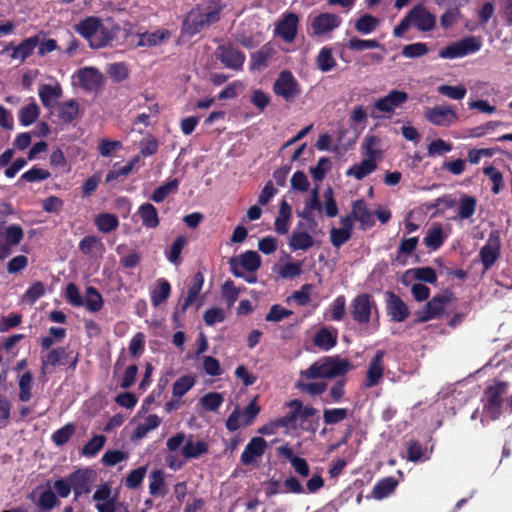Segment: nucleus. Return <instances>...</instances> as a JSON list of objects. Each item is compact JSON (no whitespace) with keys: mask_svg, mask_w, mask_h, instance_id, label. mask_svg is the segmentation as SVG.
Wrapping results in <instances>:
<instances>
[{"mask_svg":"<svg viewBox=\"0 0 512 512\" xmlns=\"http://www.w3.org/2000/svg\"><path fill=\"white\" fill-rule=\"evenodd\" d=\"M225 5L222 0H206L196 5L186 16L182 25V32L190 37L203 31L205 28L217 23Z\"/></svg>","mask_w":512,"mask_h":512,"instance_id":"f257e3e1","label":"nucleus"},{"mask_svg":"<svg viewBox=\"0 0 512 512\" xmlns=\"http://www.w3.org/2000/svg\"><path fill=\"white\" fill-rule=\"evenodd\" d=\"M349 314L352 320L359 326L371 324L374 331L380 326V313L374 297L369 293H361L355 296L349 306Z\"/></svg>","mask_w":512,"mask_h":512,"instance_id":"f03ea898","label":"nucleus"},{"mask_svg":"<svg viewBox=\"0 0 512 512\" xmlns=\"http://www.w3.org/2000/svg\"><path fill=\"white\" fill-rule=\"evenodd\" d=\"M411 27H415L421 32H430L436 27V16L428 11L424 5H414L400 23L394 27V37L402 38Z\"/></svg>","mask_w":512,"mask_h":512,"instance_id":"7ed1b4c3","label":"nucleus"},{"mask_svg":"<svg viewBox=\"0 0 512 512\" xmlns=\"http://www.w3.org/2000/svg\"><path fill=\"white\" fill-rule=\"evenodd\" d=\"M352 369L349 360L337 356H327L314 362L308 369L301 371L306 379L335 378L346 375Z\"/></svg>","mask_w":512,"mask_h":512,"instance_id":"20e7f679","label":"nucleus"},{"mask_svg":"<svg viewBox=\"0 0 512 512\" xmlns=\"http://www.w3.org/2000/svg\"><path fill=\"white\" fill-rule=\"evenodd\" d=\"M509 384L504 381H497L485 388L482 402L483 410L491 419H497L502 414L503 395L507 392Z\"/></svg>","mask_w":512,"mask_h":512,"instance_id":"39448f33","label":"nucleus"},{"mask_svg":"<svg viewBox=\"0 0 512 512\" xmlns=\"http://www.w3.org/2000/svg\"><path fill=\"white\" fill-rule=\"evenodd\" d=\"M482 47L480 37L467 36L440 49L439 57L442 59L461 58L478 52Z\"/></svg>","mask_w":512,"mask_h":512,"instance_id":"423d86ee","label":"nucleus"},{"mask_svg":"<svg viewBox=\"0 0 512 512\" xmlns=\"http://www.w3.org/2000/svg\"><path fill=\"white\" fill-rule=\"evenodd\" d=\"M273 92L277 96L282 97L286 102H293L301 93V88L292 72L283 70L279 73L273 84Z\"/></svg>","mask_w":512,"mask_h":512,"instance_id":"0eeeda50","label":"nucleus"},{"mask_svg":"<svg viewBox=\"0 0 512 512\" xmlns=\"http://www.w3.org/2000/svg\"><path fill=\"white\" fill-rule=\"evenodd\" d=\"M501 240L497 230L490 232L485 245L479 251V258L484 268V273L487 272L500 257Z\"/></svg>","mask_w":512,"mask_h":512,"instance_id":"6e6552de","label":"nucleus"},{"mask_svg":"<svg viewBox=\"0 0 512 512\" xmlns=\"http://www.w3.org/2000/svg\"><path fill=\"white\" fill-rule=\"evenodd\" d=\"M342 24V18L334 13L322 12L310 21L312 35L321 37L330 34Z\"/></svg>","mask_w":512,"mask_h":512,"instance_id":"1a4fd4ad","label":"nucleus"},{"mask_svg":"<svg viewBox=\"0 0 512 512\" xmlns=\"http://www.w3.org/2000/svg\"><path fill=\"white\" fill-rule=\"evenodd\" d=\"M385 310L392 322H404L410 316L408 305L393 291L385 292Z\"/></svg>","mask_w":512,"mask_h":512,"instance_id":"9d476101","label":"nucleus"},{"mask_svg":"<svg viewBox=\"0 0 512 512\" xmlns=\"http://www.w3.org/2000/svg\"><path fill=\"white\" fill-rule=\"evenodd\" d=\"M425 119L435 126L450 127L458 120V115L450 105H438L426 108Z\"/></svg>","mask_w":512,"mask_h":512,"instance_id":"9b49d317","label":"nucleus"},{"mask_svg":"<svg viewBox=\"0 0 512 512\" xmlns=\"http://www.w3.org/2000/svg\"><path fill=\"white\" fill-rule=\"evenodd\" d=\"M215 56L225 67L234 70L242 69L245 62V54L231 43L219 45Z\"/></svg>","mask_w":512,"mask_h":512,"instance_id":"f8f14e48","label":"nucleus"},{"mask_svg":"<svg viewBox=\"0 0 512 512\" xmlns=\"http://www.w3.org/2000/svg\"><path fill=\"white\" fill-rule=\"evenodd\" d=\"M68 480L71 483L76 500L83 494L90 493L92 483L95 480V472L90 468L77 469L69 474Z\"/></svg>","mask_w":512,"mask_h":512,"instance_id":"ddd939ff","label":"nucleus"},{"mask_svg":"<svg viewBox=\"0 0 512 512\" xmlns=\"http://www.w3.org/2000/svg\"><path fill=\"white\" fill-rule=\"evenodd\" d=\"M408 93L402 90H391L385 97L379 98L374 103V109L391 116L396 108H400L408 101Z\"/></svg>","mask_w":512,"mask_h":512,"instance_id":"4468645a","label":"nucleus"},{"mask_svg":"<svg viewBox=\"0 0 512 512\" xmlns=\"http://www.w3.org/2000/svg\"><path fill=\"white\" fill-rule=\"evenodd\" d=\"M80 86L87 92H97L104 84V77L95 67H85L77 73Z\"/></svg>","mask_w":512,"mask_h":512,"instance_id":"2eb2a0df","label":"nucleus"},{"mask_svg":"<svg viewBox=\"0 0 512 512\" xmlns=\"http://www.w3.org/2000/svg\"><path fill=\"white\" fill-rule=\"evenodd\" d=\"M204 284V276L201 272H197L194 274L192 278V284L188 288L187 296L185 297L183 303L180 306V311L176 310L173 313V321L179 326V313L185 314L187 309L197 300L202 287Z\"/></svg>","mask_w":512,"mask_h":512,"instance_id":"dca6fc26","label":"nucleus"},{"mask_svg":"<svg viewBox=\"0 0 512 512\" xmlns=\"http://www.w3.org/2000/svg\"><path fill=\"white\" fill-rule=\"evenodd\" d=\"M39 45V37L32 36L24 39L20 44L14 45L13 42L8 43L3 49V53H7L12 51L9 55L11 59H19L21 62H24L28 57H30L35 48Z\"/></svg>","mask_w":512,"mask_h":512,"instance_id":"f3484780","label":"nucleus"},{"mask_svg":"<svg viewBox=\"0 0 512 512\" xmlns=\"http://www.w3.org/2000/svg\"><path fill=\"white\" fill-rule=\"evenodd\" d=\"M385 356L384 350L376 351L375 355L371 359L368 369L366 372V378L364 381L365 388H372L379 384L384 375V364L383 359Z\"/></svg>","mask_w":512,"mask_h":512,"instance_id":"a211bd4d","label":"nucleus"},{"mask_svg":"<svg viewBox=\"0 0 512 512\" xmlns=\"http://www.w3.org/2000/svg\"><path fill=\"white\" fill-rule=\"evenodd\" d=\"M299 16L293 12L287 13L276 26V33L284 41L293 42L297 35Z\"/></svg>","mask_w":512,"mask_h":512,"instance_id":"6ab92c4d","label":"nucleus"},{"mask_svg":"<svg viewBox=\"0 0 512 512\" xmlns=\"http://www.w3.org/2000/svg\"><path fill=\"white\" fill-rule=\"evenodd\" d=\"M101 27V19L95 16H88L74 25V30L89 42L91 47L95 36Z\"/></svg>","mask_w":512,"mask_h":512,"instance_id":"aec40b11","label":"nucleus"},{"mask_svg":"<svg viewBox=\"0 0 512 512\" xmlns=\"http://www.w3.org/2000/svg\"><path fill=\"white\" fill-rule=\"evenodd\" d=\"M267 448V442L262 437H253L246 445L241 454L240 460L242 464L249 465L254 462L257 457H261Z\"/></svg>","mask_w":512,"mask_h":512,"instance_id":"412c9836","label":"nucleus"},{"mask_svg":"<svg viewBox=\"0 0 512 512\" xmlns=\"http://www.w3.org/2000/svg\"><path fill=\"white\" fill-rule=\"evenodd\" d=\"M73 354L66 347H58L49 351L46 356L41 359V372L46 373L47 367H55L57 365H66V361Z\"/></svg>","mask_w":512,"mask_h":512,"instance_id":"4be33fe9","label":"nucleus"},{"mask_svg":"<svg viewBox=\"0 0 512 512\" xmlns=\"http://www.w3.org/2000/svg\"><path fill=\"white\" fill-rule=\"evenodd\" d=\"M351 213L354 219L360 222L363 227H372L375 224L373 213L363 199H357L353 202Z\"/></svg>","mask_w":512,"mask_h":512,"instance_id":"5701e85b","label":"nucleus"},{"mask_svg":"<svg viewBox=\"0 0 512 512\" xmlns=\"http://www.w3.org/2000/svg\"><path fill=\"white\" fill-rule=\"evenodd\" d=\"M171 36L170 31L163 29L155 32H144L138 35V46H158Z\"/></svg>","mask_w":512,"mask_h":512,"instance_id":"b1692460","label":"nucleus"},{"mask_svg":"<svg viewBox=\"0 0 512 512\" xmlns=\"http://www.w3.org/2000/svg\"><path fill=\"white\" fill-rule=\"evenodd\" d=\"M313 343L321 350L328 351L337 344V332L333 333L327 328L322 327L314 334Z\"/></svg>","mask_w":512,"mask_h":512,"instance_id":"393cba45","label":"nucleus"},{"mask_svg":"<svg viewBox=\"0 0 512 512\" xmlns=\"http://www.w3.org/2000/svg\"><path fill=\"white\" fill-rule=\"evenodd\" d=\"M137 213L139 214L144 227L153 229L159 225L158 211L151 203H144L140 205Z\"/></svg>","mask_w":512,"mask_h":512,"instance_id":"a878e982","label":"nucleus"},{"mask_svg":"<svg viewBox=\"0 0 512 512\" xmlns=\"http://www.w3.org/2000/svg\"><path fill=\"white\" fill-rule=\"evenodd\" d=\"M377 169V163L374 159H364L358 164H354L347 171V176H353L357 180H362Z\"/></svg>","mask_w":512,"mask_h":512,"instance_id":"bb28decb","label":"nucleus"},{"mask_svg":"<svg viewBox=\"0 0 512 512\" xmlns=\"http://www.w3.org/2000/svg\"><path fill=\"white\" fill-rule=\"evenodd\" d=\"M171 294V285L165 278H159L156 281V287L151 292V303L157 307L164 303Z\"/></svg>","mask_w":512,"mask_h":512,"instance_id":"cd10ccee","label":"nucleus"},{"mask_svg":"<svg viewBox=\"0 0 512 512\" xmlns=\"http://www.w3.org/2000/svg\"><path fill=\"white\" fill-rule=\"evenodd\" d=\"M209 446L203 440L194 442L192 436L185 442L182 447V454L186 459L198 458L208 452Z\"/></svg>","mask_w":512,"mask_h":512,"instance_id":"c85d7f7f","label":"nucleus"},{"mask_svg":"<svg viewBox=\"0 0 512 512\" xmlns=\"http://www.w3.org/2000/svg\"><path fill=\"white\" fill-rule=\"evenodd\" d=\"M40 115L39 106L33 101L23 106L18 111V119L22 126L27 127L33 124Z\"/></svg>","mask_w":512,"mask_h":512,"instance_id":"c756f323","label":"nucleus"},{"mask_svg":"<svg viewBox=\"0 0 512 512\" xmlns=\"http://www.w3.org/2000/svg\"><path fill=\"white\" fill-rule=\"evenodd\" d=\"M78 112H79L78 102L74 99H71V100L65 101L59 105L58 117L64 123H71L77 118Z\"/></svg>","mask_w":512,"mask_h":512,"instance_id":"7c9ffc66","label":"nucleus"},{"mask_svg":"<svg viewBox=\"0 0 512 512\" xmlns=\"http://www.w3.org/2000/svg\"><path fill=\"white\" fill-rule=\"evenodd\" d=\"M39 97L44 107L50 108L54 102L62 95V90L59 86H52L45 84L39 89Z\"/></svg>","mask_w":512,"mask_h":512,"instance_id":"2f4dec72","label":"nucleus"},{"mask_svg":"<svg viewBox=\"0 0 512 512\" xmlns=\"http://www.w3.org/2000/svg\"><path fill=\"white\" fill-rule=\"evenodd\" d=\"M95 225L102 233H109L119 226L118 217L112 213H100L95 218Z\"/></svg>","mask_w":512,"mask_h":512,"instance_id":"473e14b6","label":"nucleus"},{"mask_svg":"<svg viewBox=\"0 0 512 512\" xmlns=\"http://www.w3.org/2000/svg\"><path fill=\"white\" fill-rule=\"evenodd\" d=\"M316 65L321 72H329L336 67L337 63L330 47L321 48L316 58Z\"/></svg>","mask_w":512,"mask_h":512,"instance_id":"72a5a7b5","label":"nucleus"},{"mask_svg":"<svg viewBox=\"0 0 512 512\" xmlns=\"http://www.w3.org/2000/svg\"><path fill=\"white\" fill-rule=\"evenodd\" d=\"M379 19L371 14H363L355 22V30L361 34L367 35L374 32L379 26Z\"/></svg>","mask_w":512,"mask_h":512,"instance_id":"f704fd0d","label":"nucleus"},{"mask_svg":"<svg viewBox=\"0 0 512 512\" xmlns=\"http://www.w3.org/2000/svg\"><path fill=\"white\" fill-rule=\"evenodd\" d=\"M398 482L393 477L380 479L373 487V496L376 499H382L391 494L397 487Z\"/></svg>","mask_w":512,"mask_h":512,"instance_id":"c9c22d12","label":"nucleus"},{"mask_svg":"<svg viewBox=\"0 0 512 512\" xmlns=\"http://www.w3.org/2000/svg\"><path fill=\"white\" fill-rule=\"evenodd\" d=\"M161 424V419L156 414H150L145 418L144 423L139 424L134 432L133 439H142L144 438L148 432L156 429Z\"/></svg>","mask_w":512,"mask_h":512,"instance_id":"e433bc0d","label":"nucleus"},{"mask_svg":"<svg viewBox=\"0 0 512 512\" xmlns=\"http://www.w3.org/2000/svg\"><path fill=\"white\" fill-rule=\"evenodd\" d=\"M103 298L99 291L93 287L88 286L85 291L84 304L90 312H98L103 307Z\"/></svg>","mask_w":512,"mask_h":512,"instance_id":"4c0bfd02","label":"nucleus"},{"mask_svg":"<svg viewBox=\"0 0 512 512\" xmlns=\"http://www.w3.org/2000/svg\"><path fill=\"white\" fill-rule=\"evenodd\" d=\"M149 478V493L153 496H165L166 489L163 471L156 469L151 472Z\"/></svg>","mask_w":512,"mask_h":512,"instance_id":"58836bf2","label":"nucleus"},{"mask_svg":"<svg viewBox=\"0 0 512 512\" xmlns=\"http://www.w3.org/2000/svg\"><path fill=\"white\" fill-rule=\"evenodd\" d=\"M32 383H33V374L31 371L24 372L18 381L19 386V394L18 398L21 402H28L32 397Z\"/></svg>","mask_w":512,"mask_h":512,"instance_id":"ea45409f","label":"nucleus"},{"mask_svg":"<svg viewBox=\"0 0 512 512\" xmlns=\"http://www.w3.org/2000/svg\"><path fill=\"white\" fill-rule=\"evenodd\" d=\"M314 244L313 237L307 232H293L289 246L293 251L307 250Z\"/></svg>","mask_w":512,"mask_h":512,"instance_id":"a19ab883","label":"nucleus"},{"mask_svg":"<svg viewBox=\"0 0 512 512\" xmlns=\"http://www.w3.org/2000/svg\"><path fill=\"white\" fill-rule=\"evenodd\" d=\"M179 187V180L174 178L163 185L157 187L150 196V199L156 203L164 201V199L172 192H176Z\"/></svg>","mask_w":512,"mask_h":512,"instance_id":"79ce46f5","label":"nucleus"},{"mask_svg":"<svg viewBox=\"0 0 512 512\" xmlns=\"http://www.w3.org/2000/svg\"><path fill=\"white\" fill-rule=\"evenodd\" d=\"M477 199L473 196L463 194L459 201L458 217L468 219L476 211Z\"/></svg>","mask_w":512,"mask_h":512,"instance_id":"37998d69","label":"nucleus"},{"mask_svg":"<svg viewBox=\"0 0 512 512\" xmlns=\"http://www.w3.org/2000/svg\"><path fill=\"white\" fill-rule=\"evenodd\" d=\"M75 431V425L73 423H67L52 434L51 440L56 446H63L72 438Z\"/></svg>","mask_w":512,"mask_h":512,"instance_id":"c03bdc74","label":"nucleus"},{"mask_svg":"<svg viewBox=\"0 0 512 512\" xmlns=\"http://www.w3.org/2000/svg\"><path fill=\"white\" fill-rule=\"evenodd\" d=\"M238 261L243 269L249 272L257 271L261 265V258L259 254L252 250L242 253Z\"/></svg>","mask_w":512,"mask_h":512,"instance_id":"a18cd8bd","label":"nucleus"},{"mask_svg":"<svg viewBox=\"0 0 512 512\" xmlns=\"http://www.w3.org/2000/svg\"><path fill=\"white\" fill-rule=\"evenodd\" d=\"M195 384V378L191 375H183L173 383L172 393L173 397L181 398L184 396Z\"/></svg>","mask_w":512,"mask_h":512,"instance_id":"49530a36","label":"nucleus"},{"mask_svg":"<svg viewBox=\"0 0 512 512\" xmlns=\"http://www.w3.org/2000/svg\"><path fill=\"white\" fill-rule=\"evenodd\" d=\"M138 160H139L138 157H135V158L131 159L130 161H128L124 166H122L118 169L114 168V169L110 170L106 174L105 182L110 183V182L118 180L122 177L128 176L134 169ZM114 167H116V165H114Z\"/></svg>","mask_w":512,"mask_h":512,"instance_id":"de8ad7c7","label":"nucleus"},{"mask_svg":"<svg viewBox=\"0 0 512 512\" xmlns=\"http://www.w3.org/2000/svg\"><path fill=\"white\" fill-rule=\"evenodd\" d=\"M451 297V293L435 295L425 304V306L431 313H433L434 317L436 318L443 312L444 306L451 300Z\"/></svg>","mask_w":512,"mask_h":512,"instance_id":"09e8293b","label":"nucleus"},{"mask_svg":"<svg viewBox=\"0 0 512 512\" xmlns=\"http://www.w3.org/2000/svg\"><path fill=\"white\" fill-rule=\"evenodd\" d=\"M410 274H412L416 280L423 281L426 283L434 284L437 281V273L431 267L409 269L405 273L406 276Z\"/></svg>","mask_w":512,"mask_h":512,"instance_id":"8fccbe9b","label":"nucleus"},{"mask_svg":"<svg viewBox=\"0 0 512 512\" xmlns=\"http://www.w3.org/2000/svg\"><path fill=\"white\" fill-rule=\"evenodd\" d=\"M274 50L269 44L263 45L251 56L252 66L261 68L267 66L268 60L273 56Z\"/></svg>","mask_w":512,"mask_h":512,"instance_id":"3c124183","label":"nucleus"},{"mask_svg":"<svg viewBox=\"0 0 512 512\" xmlns=\"http://www.w3.org/2000/svg\"><path fill=\"white\" fill-rule=\"evenodd\" d=\"M46 288L41 281L31 284L23 295V301L29 305H33L38 299L45 295Z\"/></svg>","mask_w":512,"mask_h":512,"instance_id":"603ef678","label":"nucleus"},{"mask_svg":"<svg viewBox=\"0 0 512 512\" xmlns=\"http://www.w3.org/2000/svg\"><path fill=\"white\" fill-rule=\"evenodd\" d=\"M106 437L104 435L93 436L82 448V454L87 457H95L104 447Z\"/></svg>","mask_w":512,"mask_h":512,"instance_id":"864d4df0","label":"nucleus"},{"mask_svg":"<svg viewBox=\"0 0 512 512\" xmlns=\"http://www.w3.org/2000/svg\"><path fill=\"white\" fill-rule=\"evenodd\" d=\"M187 240L184 236H178L172 243L170 250L166 252L167 259L175 264L181 263V253L186 244Z\"/></svg>","mask_w":512,"mask_h":512,"instance_id":"5fc2aeb1","label":"nucleus"},{"mask_svg":"<svg viewBox=\"0 0 512 512\" xmlns=\"http://www.w3.org/2000/svg\"><path fill=\"white\" fill-rule=\"evenodd\" d=\"M107 74L115 83H120L128 78L129 70L125 63L116 62L108 66Z\"/></svg>","mask_w":512,"mask_h":512,"instance_id":"6e6d98bb","label":"nucleus"},{"mask_svg":"<svg viewBox=\"0 0 512 512\" xmlns=\"http://www.w3.org/2000/svg\"><path fill=\"white\" fill-rule=\"evenodd\" d=\"M443 241L444 236L441 226L429 229L427 235L424 237V244L432 250L440 248V246L443 244Z\"/></svg>","mask_w":512,"mask_h":512,"instance_id":"4d7b16f0","label":"nucleus"},{"mask_svg":"<svg viewBox=\"0 0 512 512\" xmlns=\"http://www.w3.org/2000/svg\"><path fill=\"white\" fill-rule=\"evenodd\" d=\"M429 49L426 43L416 42L405 45L402 48L401 54L406 58H420L428 53Z\"/></svg>","mask_w":512,"mask_h":512,"instance_id":"13d9d810","label":"nucleus"},{"mask_svg":"<svg viewBox=\"0 0 512 512\" xmlns=\"http://www.w3.org/2000/svg\"><path fill=\"white\" fill-rule=\"evenodd\" d=\"M437 92L453 100H461L465 97L467 90L463 85L451 86L440 85L437 87Z\"/></svg>","mask_w":512,"mask_h":512,"instance_id":"bf43d9fd","label":"nucleus"},{"mask_svg":"<svg viewBox=\"0 0 512 512\" xmlns=\"http://www.w3.org/2000/svg\"><path fill=\"white\" fill-rule=\"evenodd\" d=\"M347 47L352 51H363L366 49L380 48L382 45L375 39H359L353 37L348 41Z\"/></svg>","mask_w":512,"mask_h":512,"instance_id":"052dcab7","label":"nucleus"},{"mask_svg":"<svg viewBox=\"0 0 512 512\" xmlns=\"http://www.w3.org/2000/svg\"><path fill=\"white\" fill-rule=\"evenodd\" d=\"M348 416L346 408H332L323 411V420L327 425L338 424Z\"/></svg>","mask_w":512,"mask_h":512,"instance_id":"680f3d73","label":"nucleus"},{"mask_svg":"<svg viewBox=\"0 0 512 512\" xmlns=\"http://www.w3.org/2000/svg\"><path fill=\"white\" fill-rule=\"evenodd\" d=\"M23 238L24 231L20 225L12 224L6 228L4 239L11 248L12 246L18 245L23 240Z\"/></svg>","mask_w":512,"mask_h":512,"instance_id":"e2e57ef3","label":"nucleus"},{"mask_svg":"<svg viewBox=\"0 0 512 512\" xmlns=\"http://www.w3.org/2000/svg\"><path fill=\"white\" fill-rule=\"evenodd\" d=\"M64 296L66 301L74 307H81L84 305V299L77 285L73 282L67 284Z\"/></svg>","mask_w":512,"mask_h":512,"instance_id":"0e129e2a","label":"nucleus"},{"mask_svg":"<svg viewBox=\"0 0 512 512\" xmlns=\"http://www.w3.org/2000/svg\"><path fill=\"white\" fill-rule=\"evenodd\" d=\"M223 401V396L218 392H209L200 399L201 405L207 411H216Z\"/></svg>","mask_w":512,"mask_h":512,"instance_id":"69168bd1","label":"nucleus"},{"mask_svg":"<svg viewBox=\"0 0 512 512\" xmlns=\"http://www.w3.org/2000/svg\"><path fill=\"white\" fill-rule=\"evenodd\" d=\"M147 472L146 466L138 467L132 470L125 479V486L128 489H135L140 486Z\"/></svg>","mask_w":512,"mask_h":512,"instance_id":"338daca9","label":"nucleus"},{"mask_svg":"<svg viewBox=\"0 0 512 512\" xmlns=\"http://www.w3.org/2000/svg\"><path fill=\"white\" fill-rule=\"evenodd\" d=\"M103 244L101 240L93 235L85 236L79 242V250L84 255H91L92 252L98 248H102Z\"/></svg>","mask_w":512,"mask_h":512,"instance_id":"774afa93","label":"nucleus"}]
</instances>
